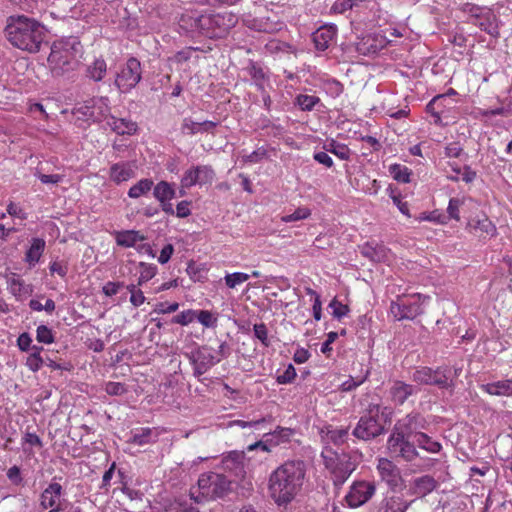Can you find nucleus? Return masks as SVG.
<instances>
[{
	"label": "nucleus",
	"mask_w": 512,
	"mask_h": 512,
	"mask_svg": "<svg viewBox=\"0 0 512 512\" xmlns=\"http://www.w3.org/2000/svg\"><path fill=\"white\" fill-rule=\"evenodd\" d=\"M467 230L480 238L494 237L497 233L496 226L486 215L471 218L467 223Z\"/></svg>",
	"instance_id": "21"
},
{
	"label": "nucleus",
	"mask_w": 512,
	"mask_h": 512,
	"mask_svg": "<svg viewBox=\"0 0 512 512\" xmlns=\"http://www.w3.org/2000/svg\"><path fill=\"white\" fill-rule=\"evenodd\" d=\"M428 298L419 293L397 296L390 304V313L397 321L414 320L424 313V303Z\"/></svg>",
	"instance_id": "6"
},
{
	"label": "nucleus",
	"mask_w": 512,
	"mask_h": 512,
	"mask_svg": "<svg viewBox=\"0 0 512 512\" xmlns=\"http://www.w3.org/2000/svg\"><path fill=\"white\" fill-rule=\"evenodd\" d=\"M426 427L425 418L419 412L412 411L396 421L391 435L410 439L412 436L417 437Z\"/></svg>",
	"instance_id": "14"
},
{
	"label": "nucleus",
	"mask_w": 512,
	"mask_h": 512,
	"mask_svg": "<svg viewBox=\"0 0 512 512\" xmlns=\"http://www.w3.org/2000/svg\"><path fill=\"white\" fill-rule=\"evenodd\" d=\"M6 211L12 217H15V218H18L21 220L27 219V213L24 211V209L20 205L14 203L12 201L9 202V204L7 205Z\"/></svg>",
	"instance_id": "63"
},
{
	"label": "nucleus",
	"mask_w": 512,
	"mask_h": 512,
	"mask_svg": "<svg viewBox=\"0 0 512 512\" xmlns=\"http://www.w3.org/2000/svg\"><path fill=\"white\" fill-rule=\"evenodd\" d=\"M306 479V464L300 459L287 460L269 476L268 490L278 506H287L301 492Z\"/></svg>",
	"instance_id": "1"
},
{
	"label": "nucleus",
	"mask_w": 512,
	"mask_h": 512,
	"mask_svg": "<svg viewBox=\"0 0 512 512\" xmlns=\"http://www.w3.org/2000/svg\"><path fill=\"white\" fill-rule=\"evenodd\" d=\"M117 245L130 248L135 247L138 242L144 241L145 236L136 230H123L115 233Z\"/></svg>",
	"instance_id": "32"
},
{
	"label": "nucleus",
	"mask_w": 512,
	"mask_h": 512,
	"mask_svg": "<svg viewBox=\"0 0 512 512\" xmlns=\"http://www.w3.org/2000/svg\"><path fill=\"white\" fill-rule=\"evenodd\" d=\"M438 486V482L430 475H424L414 479V493L419 497H425L434 491Z\"/></svg>",
	"instance_id": "33"
},
{
	"label": "nucleus",
	"mask_w": 512,
	"mask_h": 512,
	"mask_svg": "<svg viewBox=\"0 0 512 512\" xmlns=\"http://www.w3.org/2000/svg\"><path fill=\"white\" fill-rule=\"evenodd\" d=\"M107 73V63L102 58H96L92 63L87 65L86 68V77L95 81L100 82L104 79Z\"/></svg>",
	"instance_id": "37"
},
{
	"label": "nucleus",
	"mask_w": 512,
	"mask_h": 512,
	"mask_svg": "<svg viewBox=\"0 0 512 512\" xmlns=\"http://www.w3.org/2000/svg\"><path fill=\"white\" fill-rule=\"evenodd\" d=\"M215 178V172L209 165H197L187 169L182 178L181 186L183 188H191L195 185L211 184Z\"/></svg>",
	"instance_id": "17"
},
{
	"label": "nucleus",
	"mask_w": 512,
	"mask_h": 512,
	"mask_svg": "<svg viewBox=\"0 0 512 512\" xmlns=\"http://www.w3.org/2000/svg\"><path fill=\"white\" fill-rule=\"evenodd\" d=\"M444 154L448 158H459L464 154V149L459 142H450L444 148Z\"/></svg>",
	"instance_id": "53"
},
{
	"label": "nucleus",
	"mask_w": 512,
	"mask_h": 512,
	"mask_svg": "<svg viewBox=\"0 0 512 512\" xmlns=\"http://www.w3.org/2000/svg\"><path fill=\"white\" fill-rule=\"evenodd\" d=\"M377 471L382 481H384L391 490L397 489L402 483V477L399 468L387 458H379Z\"/></svg>",
	"instance_id": "20"
},
{
	"label": "nucleus",
	"mask_w": 512,
	"mask_h": 512,
	"mask_svg": "<svg viewBox=\"0 0 512 512\" xmlns=\"http://www.w3.org/2000/svg\"><path fill=\"white\" fill-rule=\"evenodd\" d=\"M154 183L151 179L144 178L139 180L136 184L130 187L128 190V196L133 199H137L142 195L147 194L153 187Z\"/></svg>",
	"instance_id": "41"
},
{
	"label": "nucleus",
	"mask_w": 512,
	"mask_h": 512,
	"mask_svg": "<svg viewBox=\"0 0 512 512\" xmlns=\"http://www.w3.org/2000/svg\"><path fill=\"white\" fill-rule=\"evenodd\" d=\"M267 157H268V150L265 147H259L258 149L251 152L250 154L244 155L242 157V160L245 163L255 164V163L261 162L263 159H265Z\"/></svg>",
	"instance_id": "48"
},
{
	"label": "nucleus",
	"mask_w": 512,
	"mask_h": 512,
	"mask_svg": "<svg viewBox=\"0 0 512 512\" xmlns=\"http://www.w3.org/2000/svg\"><path fill=\"white\" fill-rule=\"evenodd\" d=\"M186 356L193 366V375L198 379L220 362V358L207 345L195 348Z\"/></svg>",
	"instance_id": "12"
},
{
	"label": "nucleus",
	"mask_w": 512,
	"mask_h": 512,
	"mask_svg": "<svg viewBox=\"0 0 512 512\" xmlns=\"http://www.w3.org/2000/svg\"><path fill=\"white\" fill-rule=\"evenodd\" d=\"M45 363V359L42 356H38V354H29L26 358L25 365L32 372L39 371Z\"/></svg>",
	"instance_id": "55"
},
{
	"label": "nucleus",
	"mask_w": 512,
	"mask_h": 512,
	"mask_svg": "<svg viewBox=\"0 0 512 512\" xmlns=\"http://www.w3.org/2000/svg\"><path fill=\"white\" fill-rule=\"evenodd\" d=\"M445 101L446 95H437L426 105V111L434 118L435 124L441 123V114L444 112Z\"/></svg>",
	"instance_id": "39"
},
{
	"label": "nucleus",
	"mask_w": 512,
	"mask_h": 512,
	"mask_svg": "<svg viewBox=\"0 0 512 512\" xmlns=\"http://www.w3.org/2000/svg\"><path fill=\"white\" fill-rule=\"evenodd\" d=\"M296 370L292 364H289L284 372L277 376V382L279 384L292 383L296 378Z\"/></svg>",
	"instance_id": "57"
},
{
	"label": "nucleus",
	"mask_w": 512,
	"mask_h": 512,
	"mask_svg": "<svg viewBox=\"0 0 512 512\" xmlns=\"http://www.w3.org/2000/svg\"><path fill=\"white\" fill-rule=\"evenodd\" d=\"M203 13L197 11H190L183 14L180 18L179 25L182 29L191 33H199L202 31V20Z\"/></svg>",
	"instance_id": "29"
},
{
	"label": "nucleus",
	"mask_w": 512,
	"mask_h": 512,
	"mask_svg": "<svg viewBox=\"0 0 512 512\" xmlns=\"http://www.w3.org/2000/svg\"><path fill=\"white\" fill-rule=\"evenodd\" d=\"M387 449L392 457L401 458L406 462H412L419 456L415 444L409 438L390 435L387 440Z\"/></svg>",
	"instance_id": "16"
},
{
	"label": "nucleus",
	"mask_w": 512,
	"mask_h": 512,
	"mask_svg": "<svg viewBox=\"0 0 512 512\" xmlns=\"http://www.w3.org/2000/svg\"><path fill=\"white\" fill-rule=\"evenodd\" d=\"M374 482L354 481V507L361 506L375 494Z\"/></svg>",
	"instance_id": "24"
},
{
	"label": "nucleus",
	"mask_w": 512,
	"mask_h": 512,
	"mask_svg": "<svg viewBox=\"0 0 512 512\" xmlns=\"http://www.w3.org/2000/svg\"><path fill=\"white\" fill-rule=\"evenodd\" d=\"M195 319L199 321L204 327L212 328L217 325V316L208 310H195Z\"/></svg>",
	"instance_id": "45"
},
{
	"label": "nucleus",
	"mask_w": 512,
	"mask_h": 512,
	"mask_svg": "<svg viewBox=\"0 0 512 512\" xmlns=\"http://www.w3.org/2000/svg\"><path fill=\"white\" fill-rule=\"evenodd\" d=\"M5 36L15 48L37 53L46 36L44 26L34 18L24 15H13L7 18Z\"/></svg>",
	"instance_id": "2"
},
{
	"label": "nucleus",
	"mask_w": 512,
	"mask_h": 512,
	"mask_svg": "<svg viewBox=\"0 0 512 512\" xmlns=\"http://www.w3.org/2000/svg\"><path fill=\"white\" fill-rule=\"evenodd\" d=\"M246 459L243 451H230L223 455L221 469L229 476L241 479L246 474Z\"/></svg>",
	"instance_id": "19"
},
{
	"label": "nucleus",
	"mask_w": 512,
	"mask_h": 512,
	"mask_svg": "<svg viewBox=\"0 0 512 512\" xmlns=\"http://www.w3.org/2000/svg\"><path fill=\"white\" fill-rule=\"evenodd\" d=\"M36 339L40 343L51 344L54 342V335L49 327L39 325L36 330Z\"/></svg>",
	"instance_id": "49"
},
{
	"label": "nucleus",
	"mask_w": 512,
	"mask_h": 512,
	"mask_svg": "<svg viewBox=\"0 0 512 512\" xmlns=\"http://www.w3.org/2000/svg\"><path fill=\"white\" fill-rule=\"evenodd\" d=\"M142 71L139 60L130 57L116 75L115 85L122 93L131 91L141 80Z\"/></svg>",
	"instance_id": "13"
},
{
	"label": "nucleus",
	"mask_w": 512,
	"mask_h": 512,
	"mask_svg": "<svg viewBox=\"0 0 512 512\" xmlns=\"http://www.w3.org/2000/svg\"><path fill=\"white\" fill-rule=\"evenodd\" d=\"M361 254L373 262L383 261L387 257V249L385 246L374 242H367L360 246Z\"/></svg>",
	"instance_id": "34"
},
{
	"label": "nucleus",
	"mask_w": 512,
	"mask_h": 512,
	"mask_svg": "<svg viewBox=\"0 0 512 512\" xmlns=\"http://www.w3.org/2000/svg\"><path fill=\"white\" fill-rule=\"evenodd\" d=\"M64 495L62 485L54 479L47 485L39 496V507L42 511L59 512Z\"/></svg>",
	"instance_id": "18"
},
{
	"label": "nucleus",
	"mask_w": 512,
	"mask_h": 512,
	"mask_svg": "<svg viewBox=\"0 0 512 512\" xmlns=\"http://www.w3.org/2000/svg\"><path fill=\"white\" fill-rule=\"evenodd\" d=\"M253 332L255 337L265 346L268 347L270 345V341L268 338V330L264 323H257L253 326Z\"/></svg>",
	"instance_id": "52"
},
{
	"label": "nucleus",
	"mask_w": 512,
	"mask_h": 512,
	"mask_svg": "<svg viewBox=\"0 0 512 512\" xmlns=\"http://www.w3.org/2000/svg\"><path fill=\"white\" fill-rule=\"evenodd\" d=\"M73 115H75L77 120L84 122H93V111H90V106L88 105V101H84L82 103L77 104L73 108Z\"/></svg>",
	"instance_id": "43"
},
{
	"label": "nucleus",
	"mask_w": 512,
	"mask_h": 512,
	"mask_svg": "<svg viewBox=\"0 0 512 512\" xmlns=\"http://www.w3.org/2000/svg\"><path fill=\"white\" fill-rule=\"evenodd\" d=\"M319 101L320 99L314 95L300 94L296 97V104L303 111H311Z\"/></svg>",
	"instance_id": "46"
},
{
	"label": "nucleus",
	"mask_w": 512,
	"mask_h": 512,
	"mask_svg": "<svg viewBox=\"0 0 512 512\" xmlns=\"http://www.w3.org/2000/svg\"><path fill=\"white\" fill-rule=\"evenodd\" d=\"M336 37V27L334 25H324L318 28L313 34L312 39L315 48L324 51L329 48Z\"/></svg>",
	"instance_id": "23"
},
{
	"label": "nucleus",
	"mask_w": 512,
	"mask_h": 512,
	"mask_svg": "<svg viewBox=\"0 0 512 512\" xmlns=\"http://www.w3.org/2000/svg\"><path fill=\"white\" fill-rule=\"evenodd\" d=\"M481 390L494 396H512V379L482 384Z\"/></svg>",
	"instance_id": "30"
},
{
	"label": "nucleus",
	"mask_w": 512,
	"mask_h": 512,
	"mask_svg": "<svg viewBox=\"0 0 512 512\" xmlns=\"http://www.w3.org/2000/svg\"><path fill=\"white\" fill-rule=\"evenodd\" d=\"M87 101L90 106V111H93V122H100L109 117L110 101L108 97H93Z\"/></svg>",
	"instance_id": "26"
},
{
	"label": "nucleus",
	"mask_w": 512,
	"mask_h": 512,
	"mask_svg": "<svg viewBox=\"0 0 512 512\" xmlns=\"http://www.w3.org/2000/svg\"><path fill=\"white\" fill-rule=\"evenodd\" d=\"M195 314L196 312L193 309L184 310L179 314L175 315L171 319V323L187 326L195 320Z\"/></svg>",
	"instance_id": "47"
},
{
	"label": "nucleus",
	"mask_w": 512,
	"mask_h": 512,
	"mask_svg": "<svg viewBox=\"0 0 512 512\" xmlns=\"http://www.w3.org/2000/svg\"><path fill=\"white\" fill-rule=\"evenodd\" d=\"M461 10L468 15L467 21L469 23L479 27L494 38L499 37L498 19L492 9L472 3H465L462 5Z\"/></svg>",
	"instance_id": "8"
},
{
	"label": "nucleus",
	"mask_w": 512,
	"mask_h": 512,
	"mask_svg": "<svg viewBox=\"0 0 512 512\" xmlns=\"http://www.w3.org/2000/svg\"><path fill=\"white\" fill-rule=\"evenodd\" d=\"M462 368L448 365L438 366L435 369L427 366L417 368L411 375V379L418 386L431 385L439 389L453 390L455 379L459 377Z\"/></svg>",
	"instance_id": "5"
},
{
	"label": "nucleus",
	"mask_w": 512,
	"mask_h": 512,
	"mask_svg": "<svg viewBox=\"0 0 512 512\" xmlns=\"http://www.w3.org/2000/svg\"><path fill=\"white\" fill-rule=\"evenodd\" d=\"M135 165L129 161L114 163L109 169V178L117 185L135 177Z\"/></svg>",
	"instance_id": "22"
},
{
	"label": "nucleus",
	"mask_w": 512,
	"mask_h": 512,
	"mask_svg": "<svg viewBox=\"0 0 512 512\" xmlns=\"http://www.w3.org/2000/svg\"><path fill=\"white\" fill-rule=\"evenodd\" d=\"M201 35L209 38H222L238 23V17L232 12L203 13Z\"/></svg>",
	"instance_id": "7"
},
{
	"label": "nucleus",
	"mask_w": 512,
	"mask_h": 512,
	"mask_svg": "<svg viewBox=\"0 0 512 512\" xmlns=\"http://www.w3.org/2000/svg\"><path fill=\"white\" fill-rule=\"evenodd\" d=\"M416 444L419 448L424 449L429 453H439L442 449V445L438 441L433 440L422 431L417 434Z\"/></svg>",
	"instance_id": "40"
},
{
	"label": "nucleus",
	"mask_w": 512,
	"mask_h": 512,
	"mask_svg": "<svg viewBox=\"0 0 512 512\" xmlns=\"http://www.w3.org/2000/svg\"><path fill=\"white\" fill-rule=\"evenodd\" d=\"M7 478L14 485H21L23 483L21 470L18 466H12L7 470Z\"/></svg>",
	"instance_id": "64"
},
{
	"label": "nucleus",
	"mask_w": 512,
	"mask_h": 512,
	"mask_svg": "<svg viewBox=\"0 0 512 512\" xmlns=\"http://www.w3.org/2000/svg\"><path fill=\"white\" fill-rule=\"evenodd\" d=\"M250 278V275L243 272H234V273H227L224 277L225 285L230 288L234 289L237 286L243 284L244 282L248 281Z\"/></svg>",
	"instance_id": "44"
},
{
	"label": "nucleus",
	"mask_w": 512,
	"mask_h": 512,
	"mask_svg": "<svg viewBox=\"0 0 512 512\" xmlns=\"http://www.w3.org/2000/svg\"><path fill=\"white\" fill-rule=\"evenodd\" d=\"M464 204V199L451 198L447 207V213L451 219L459 220V208Z\"/></svg>",
	"instance_id": "54"
},
{
	"label": "nucleus",
	"mask_w": 512,
	"mask_h": 512,
	"mask_svg": "<svg viewBox=\"0 0 512 512\" xmlns=\"http://www.w3.org/2000/svg\"><path fill=\"white\" fill-rule=\"evenodd\" d=\"M357 41L354 42L355 49L362 55L375 54L387 46L389 40L376 28L375 21H371L367 31H360L357 27Z\"/></svg>",
	"instance_id": "11"
},
{
	"label": "nucleus",
	"mask_w": 512,
	"mask_h": 512,
	"mask_svg": "<svg viewBox=\"0 0 512 512\" xmlns=\"http://www.w3.org/2000/svg\"><path fill=\"white\" fill-rule=\"evenodd\" d=\"M329 308L332 310L333 316L337 318H341L342 316L346 315L349 312L348 305L342 304L337 299H333L330 304Z\"/></svg>",
	"instance_id": "61"
},
{
	"label": "nucleus",
	"mask_w": 512,
	"mask_h": 512,
	"mask_svg": "<svg viewBox=\"0 0 512 512\" xmlns=\"http://www.w3.org/2000/svg\"><path fill=\"white\" fill-rule=\"evenodd\" d=\"M321 456L326 468L333 475L334 485H343L352 473L350 456L344 452L340 455L338 451H332L327 447L322 451Z\"/></svg>",
	"instance_id": "9"
},
{
	"label": "nucleus",
	"mask_w": 512,
	"mask_h": 512,
	"mask_svg": "<svg viewBox=\"0 0 512 512\" xmlns=\"http://www.w3.org/2000/svg\"><path fill=\"white\" fill-rule=\"evenodd\" d=\"M200 127V122H195L191 118H184L181 125V130L184 134L195 135L200 133Z\"/></svg>",
	"instance_id": "56"
},
{
	"label": "nucleus",
	"mask_w": 512,
	"mask_h": 512,
	"mask_svg": "<svg viewBox=\"0 0 512 512\" xmlns=\"http://www.w3.org/2000/svg\"><path fill=\"white\" fill-rule=\"evenodd\" d=\"M249 75L254 79L257 86L261 87L265 79V72L257 63L251 62L247 68Z\"/></svg>",
	"instance_id": "51"
},
{
	"label": "nucleus",
	"mask_w": 512,
	"mask_h": 512,
	"mask_svg": "<svg viewBox=\"0 0 512 512\" xmlns=\"http://www.w3.org/2000/svg\"><path fill=\"white\" fill-rule=\"evenodd\" d=\"M410 506V502H407L400 496L385 497L379 507L378 512H406Z\"/></svg>",
	"instance_id": "35"
},
{
	"label": "nucleus",
	"mask_w": 512,
	"mask_h": 512,
	"mask_svg": "<svg viewBox=\"0 0 512 512\" xmlns=\"http://www.w3.org/2000/svg\"><path fill=\"white\" fill-rule=\"evenodd\" d=\"M265 49L270 53L287 52L290 49V46L279 40H270L266 43Z\"/></svg>",
	"instance_id": "60"
},
{
	"label": "nucleus",
	"mask_w": 512,
	"mask_h": 512,
	"mask_svg": "<svg viewBox=\"0 0 512 512\" xmlns=\"http://www.w3.org/2000/svg\"><path fill=\"white\" fill-rule=\"evenodd\" d=\"M7 285L9 292L15 297L17 301H24L34 291L31 284L25 283L24 280L16 276L9 278L7 280Z\"/></svg>",
	"instance_id": "25"
},
{
	"label": "nucleus",
	"mask_w": 512,
	"mask_h": 512,
	"mask_svg": "<svg viewBox=\"0 0 512 512\" xmlns=\"http://www.w3.org/2000/svg\"><path fill=\"white\" fill-rule=\"evenodd\" d=\"M421 389L417 384H410L402 380H392L389 383L388 398L395 406H402L406 402H414Z\"/></svg>",
	"instance_id": "15"
},
{
	"label": "nucleus",
	"mask_w": 512,
	"mask_h": 512,
	"mask_svg": "<svg viewBox=\"0 0 512 512\" xmlns=\"http://www.w3.org/2000/svg\"><path fill=\"white\" fill-rule=\"evenodd\" d=\"M322 434V440L326 444H334L335 446L339 447L342 444L346 443L349 438V432L348 429H338V428H332L327 427L326 430H321Z\"/></svg>",
	"instance_id": "31"
},
{
	"label": "nucleus",
	"mask_w": 512,
	"mask_h": 512,
	"mask_svg": "<svg viewBox=\"0 0 512 512\" xmlns=\"http://www.w3.org/2000/svg\"><path fill=\"white\" fill-rule=\"evenodd\" d=\"M107 125L118 135H132L137 131V124L125 118H116L109 115Z\"/></svg>",
	"instance_id": "28"
},
{
	"label": "nucleus",
	"mask_w": 512,
	"mask_h": 512,
	"mask_svg": "<svg viewBox=\"0 0 512 512\" xmlns=\"http://www.w3.org/2000/svg\"><path fill=\"white\" fill-rule=\"evenodd\" d=\"M35 176L43 183V184H52L57 185L63 181L64 176L60 174H43L39 171L35 172Z\"/></svg>",
	"instance_id": "59"
},
{
	"label": "nucleus",
	"mask_w": 512,
	"mask_h": 512,
	"mask_svg": "<svg viewBox=\"0 0 512 512\" xmlns=\"http://www.w3.org/2000/svg\"><path fill=\"white\" fill-rule=\"evenodd\" d=\"M179 308V303H167V302H159L155 305L154 312L158 314H170L177 311Z\"/></svg>",
	"instance_id": "62"
},
{
	"label": "nucleus",
	"mask_w": 512,
	"mask_h": 512,
	"mask_svg": "<svg viewBox=\"0 0 512 512\" xmlns=\"http://www.w3.org/2000/svg\"><path fill=\"white\" fill-rule=\"evenodd\" d=\"M45 245L42 238H32L31 245L25 253V261L30 267H34L39 262L45 250Z\"/></svg>",
	"instance_id": "36"
},
{
	"label": "nucleus",
	"mask_w": 512,
	"mask_h": 512,
	"mask_svg": "<svg viewBox=\"0 0 512 512\" xmlns=\"http://www.w3.org/2000/svg\"><path fill=\"white\" fill-rule=\"evenodd\" d=\"M153 195L159 202H164L175 198L176 191L173 184L167 181H160L154 186Z\"/></svg>",
	"instance_id": "38"
},
{
	"label": "nucleus",
	"mask_w": 512,
	"mask_h": 512,
	"mask_svg": "<svg viewBox=\"0 0 512 512\" xmlns=\"http://www.w3.org/2000/svg\"><path fill=\"white\" fill-rule=\"evenodd\" d=\"M157 433L153 428L150 427H140L131 430L129 438L127 440L128 443L143 446L147 444H151L156 442Z\"/></svg>",
	"instance_id": "27"
},
{
	"label": "nucleus",
	"mask_w": 512,
	"mask_h": 512,
	"mask_svg": "<svg viewBox=\"0 0 512 512\" xmlns=\"http://www.w3.org/2000/svg\"><path fill=\"white\" fill-rule=\"evenodd\" d=\"M382 417L379 415V405L370 403L367 413L362 415L354 428V436L363 440L373 439L384 432Z\"/></svg>",
	"instance_id": "10"
},
{
	"label": "nucleus",
	"mask_w": 512,
	"mask_h": 512,
	"mask_svg": "<svg viewBox=\"0 0 512 512\" xmlns=\"http://www.w3.org/2000/svg\"><path fill=\"white\" fill-rule=\"evenodd\" d=\"M105 392L108 395L119 396L126 393L127 389L123 383L120 382H107L105 384Z\"/></svg>",
	"instance_id": "58"
},
{
	"label": "nucleus",
	"mask_w": 512,
	"mask_h": 512,
	"mask_svg": "<svg viewBox=\"0 0 512 512\" xmlns=\"http://www.w3.org/2000/svg\"><path fill=\"white\" fill-rule=\"evenodd\" d=\"M82 46L76 37H68L52 44L48 65L54 77L70 78L79 65Z\"/></svg>",
	"instance_id": "3"
},
{
	"label": "nucleus",
	"mask_w": 512,
	"mask_h": 512,
	"mask_svg": "<svg viewBox=\"0 0 512 512\" xmlns=\"http://www.w3.org/2000/svg\"><path fill=\"white\" fill-rule=\"evenodd\" d=\"M310 214L311 211L308 208L299 207L293 213L282 216L281 220L285 223L295 222L308 218Z\"/></svg>",
	"instance_id": "50"
},
{
	"label": "nucleus",
	"mask_w": 512,
	"mask_h": 512,
	"mask_svg": "<svg viewBox=\"0 0 512 512\" xmlns=\"http://www.w3.org/2000/svg\"><path fill=\"white\" fill-rule=\"evenodd\" d=\"M389 172L392 175L393 179L402 183L410 182V174L411 171L408 167L401 164H392L389 167Z\"/></svg>",
	"instance_id": "42"
},
{
	"label": "nucleus",
	"mask_w": 512,
	"mask_h": 512,
	"mask_svg": "<svg viewBox=\"0 0 512 512\" xmlns=\"http://www.w3.org/2000/svg\"><path fill=\"white\" fill-rule=\"evenodd\" d=\"M231 483L232 481L221 473H203L199 476L197 486L190 489V499L195 503H201L204 500L222 498L231 491Z\"/></svg>",
	"instance_id": "4"
}]
</instances>
